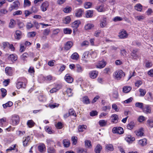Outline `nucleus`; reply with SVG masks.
<instances>
[{
  "instance_id": "f8f14e48",
  "label": "nucleus",
  "mask_w": 153,
  "mask_h": 153,
  "mask_svg": "<svg viewBox=\"0 0 153 153\" xmlns=\"http://www.w3.org/2000/svg\"><path fill=\"white\" fill-rule=\"evenodd\" d=\"M98 72L96 71H91L90 72L89 75L90 77L92 79H94L97 76Z\"/></svg>"
},
{
  "instance_id": "dca6fc26",
  "label": "nucleus",
  "mask_w": 153,
  "mask_h": 153,
  "mask_svg": "<svg viewBox=\"0 0 153 153\" xmlns=\"http://www.w3.org/2000/svg\"><path fill=\"white\" fill-rule=\"evenodd\" d=\"M22 33L19 30H16L15 33V37L17 40H19L21 39L22 37Z\"/></svg>"
},
{
  "instance_id": "c756f323",
  "label": "nucleus",
  "mask_w": 153,
  "mask_h": 153,
  "mask_svg": "<svg viewBox=\"0 0 153 153\" xmlns=\"http://www.w3.org/2000/svg\"><path fill=\"white\" fill-rule=\"evenodd\" d=\"M71 58L73 59L77 60L79 58V55L77 53H74L71 56Z\"/></svg>"
},
{
  "instance_id": "603ef678",
  "label": "nucleus",
  "mask_w": 153,
  "mask_h": 153,
  "mask_svg": "<svg viewBox=\"0 0 153 153\" xmlns=\"http://www.w3.org/2000/svg\"><path fill=\"white\" fill-rule=\"evenodd\" d=\"M72 90L70 88H68L66 90V92L69 97H71L72 95Z\"/></svg>"
},
{
  "instance_id": "f257e3e1",
  "label": "nucleus",
  "mask_w": 153,
  "mask_h": 153,
  "mask_svg": "<svg viewBox=\"0 0 153 153\" xmlns=\"http://www.w3.org/2000/svg\"><path fill=\"white\" fill-rule=\"evenodd\" d=\"M125 75V73L121 70L115 72L113 74L114 78L117 80H120L123 76H124Z\"/></svg>"
},
{
  "instance_id": "69168bd1",
  "label": "nucleus",
  "mask_w": 153,
  "mask_h": 153,
  "mask_svg": "<svg viewBox=\"0 0 153 153\" xmlns=\"http://www.w3.org/2000/svg\"><path fill=\"white\" fill-rule=\"evenodd\" d=\"M38 11V9L36 7L34 6L32 7L31 8V12L32 13H36Z\"/></svg>"
},
{
  "instance_id": "72a5a7b5",
  "label": "nucleus",
  "mask_w": 153,
  "mask_h": 153,
  "mask_svg": "<svg viewBox=\"0 0 153 153\" xmlns=\"http://www.w3.org/2000/svg\"><path fill=\"white\" fill-rule=\"evenodd\" d=\"M134 8L138 11H141L142 10V6L140 4H137L134 6Z\"/></svg>"
},
{
  "instance_id": "58836bf2",
  "label": "nucleus",
  "mask_w": 153,
  "mask_h": 153,
  "mask_svg": "<svg viewBox=\"0 0 153 153\" xmlns=\"http://www.w3.org/2000/svg\"><path fill=\"white\" fill-rule=\"evenodd\" d=\"M87 128V126L85 125L79 126V132H83Z\"/></svg>"
},
{
  "instance_id": "2f4dec72",
  "label": "nucleus",
  "mask_w": 153,
  "mask_h": 153,
  "mask_svg": "<svg viewBox=\"0 0 153 153\" xmlns=\"http://www.w3.org/2000/svg\"><path fill=\"white\" fill-rule=\"evenodd\" d=\"M13 105V102L10 101L8 102L7 103L3 105L4 108H6L7 107H11Z\"/></svg>"
},
{
  "instance_id": "49530a36",
  "label": "nucleus",
  "mask_w": 153,
  "mask_h": 153,
  "mask_svg": "<svg viewBox=\"0 0 153 153\" xmlns=\"http://www.w3.org/2000/svg\"><path fill=\"white\" fill-rule=\"evenodd\" d=\"M47 152L48 153H55L56 151L53 147H49L47 149Z\"/></svg>"
},
{
  "instance_id": "7ed1b4c3",
  "label": "nucleus",
  "mask_w": 153,
  "mask_h": 153,
  "mask_svg": "<svg viewBox=\"0 0 153 153\" xmlns=\"http://www.w3.org/2000/svg\"><path fill=\"white\" fill-rule=\"evenodd\" d=\"M89 53L88 51L85 52L83 54L82 59L85 63H88L89 59V56H88Z\"/></svg>"
},
{
  "instance_id": "39448f33",
  "label": "nucleus",
  "mask_w": 153,
  "mask_h": 153,
  "mask_svg": "<svg viewBox=\"0 0 153 153\" xmlns=\"http://www.w3.org/2000/svg\"><path fill=\"white\" fill-rule=\"evenodd\" d=\"M19 118L18 116H13L12 117V123L13 125H17L19 122Z\"/></svg>"
},
{
  "instance_id": "e433bc0d",
  "label": "nucleus",
  "mask_w": 153,
  "mask_h": 153,
  "mask_svg": "<svg viewBox=\"0 0 153 153\" xmlns=\"http://www.w3.org/2000/svg\"><path fill=\"white\" fill-rule=\"evenodd\" d=\"M96 9L99 12H102L104 10V5L102 4L100 6H98Z\"/></svg>"
},
{
  "instance_id": "ddd939ff",
  "label": "nucleus",
  "mask_w": 153,
  "mask_h": 153,
  "mask_svg": "<svg viewBox=\"0 0 153 153\" xmlns=\"http://www.w3.org/2000/svg\"><path fill=\"white\" fill-rule=\"evenodd\" d=\"M138 50L137 49H133L131 53V56L133 59H136L138 56L137 55Z\"/></svg>"
},
{
  "instance_id": "e2e57ef3",
  "label": "nucleus",
  "mask_w": 153,
  "mask_h": 153,
  "mask_svg": "<svg viewBox=\"0 0 153 153\" xmlns=\"http://www.w3.org/2000/svg\"><path fill=\"white\" fill-rule=\"evenodd\" d=\"M77 137H72V140L73 141V144L74 145L76 144L77 143Z\"/></svg>"
},
{
  "instance_id": "4d7b16f0",
  "label": "nucleus",
  "mask_w": 153,
  "mask_h": 153,
  "mask_svg": "<svg viewBox=\"0 0 153 153\" xmlns=\"http://www.w3.org/2000/svg\"><path fill=\"white\" fill-rule=\"evenodd\" d=\"M99 124L100 126H103L106 124V123L105 120H101L99 121Z\"/></svg>"
},
{
  "instance_id": "ea45409f",
  "label": "nucleus",
  "mask_w": 153,
  "mask_h": 153,
  "mask_svg": "<svg viewBox=\"0 0 153 153\" xmlns=\"http://www.w3.org/2000/svg\"><path fill=\"white\" fill-rule=\"evenodd\" d=\"M76 71L78 72H81L83 71V69L79 64L76 65Z\"/></svg>"
},
{
  "instance_id": "13d9d810",
  "label": "nucleus",
  "mask_w": 153,
  "mask_h": 153,
  "mask_svg": "<svg viewBox=\"0 0 153 153\" xmlns=\"http://www.w3.org/2000/svg\"><path fill=\"white\" fill-rule=\"evenodd\" d=\"M91 6V4L90 2H86L84 4V7L86 9L90 8Z\"/></svg>"
},
{
  "instance_id": "5fc2aeb1",
  "label": "nucleus",
  "mask_w": 153,
  "mask_h": 153,
  "mask_svg": "<svg viewBox=\"0 0 153 153\" xmlns=\"http://www.w3.org/2000/svg\"><path fill=\"white\" fill-rule=\"evenodd\" d=\"M1 90L2 93V96L4 97L6 95L7 91L5 89L3 88H1Z\"/></svg>"
},
{
  "instance_id": "393cba45",
  "label": "nucleus",
  "mask_w": 153,
  "mask_h": 153,
  "mask_svg": "<svg viewBox=\"0 0 153 153\" xmlns=\"http://www.w3.org/2000/svg\"><path fill=\"white\" fill-rule=\"evenodd\" d=\"M131 88L129 86H125L123 88V91L125 93L129 92L131 90Z\"/></svg>"
},
{
  "instance_id": "6ab92c4d",
  "label": "nucleus",
  "mask_w": 153,
  "mask_h": 153,
  "mask_svg": "<svg viewBox=\"0 0 153 153\" xmlns=\"http://www.w3.org/2000/svg\"><path fill=\"white\" fill-rule=\"evenodd\" d=\"M125 139L127 142L131 143L135 140V138L133 137H132L130 135H128Z\"/></svg>"
},
{
  "instance_id": "c85d7f7f",
  "label": "nucleus",
  "mask_w": 153,
  "mask_h": 153,
  "mask_svg": "<svg viewBox=\"0 0 153 153\" xmlns=\"http://www.w3.org/2000/svg\"><path fill=\"white\" fill-rule=\"evenodd\" d=\"M94 25L91 23L88 24L86 25L84 27L85 29V30H90L94 27Z\"/></svg>"
},
{
  "instance_id": "c9c22d12",
  "label": "nucleus",
  "mask_w": 153,
  "mask_h": 153,
  "mask_svg": "<svg viewBox=\"0 0 153 153\" xmlns=\"http://www.w3.org/2000/svg\"><path fill=\"white\" fill-rule=\"evenodd\" d=\"M30 140V137L29 136H27L25 137V140L23 142V145L24 146H27Z\"/></svg>"
},
{
  "instance_id": "1a4fd4ad",
  "label": "nucleus",
  "mask_w": 153,
  "mask_h": 153,
  "mask_svg": "<svg viewBox=\"0 0 153 153\" xmlns=\"http://www.w3.org/2000/svg\"><path fill=\"white\" fill-rule=\"evenodd\" d=\"M38 148L39 151L41 153H43L45 151L46 148L45 145L43 143L39 145Z\"/></svg>"
},
{
  "instance_id": "8fccbe9b",
  "label": "nucleus",
  "mask_w": 153,
  "mask_h": 153,
  "mask_svg": "<svg viewBox=\"0 0 153 153\" xmlns=\"http://www.w3.org/2000/svg\"><path fill=\"white\" fill-rule=\"evenodd\" d=\"M14 5L13 6L14 7L15 9H16L19 5V2L18 1H15L13 3Z\"/></svg>"
},
{
  "instance_id": "79ce46f5",
  "label": "nucleus",
  "mask_w": 153,
  "mask_h": 153,
  "mask_svg": "<svg viewBox=\"0 0 153 153\" xmlns=\"http://www.w3.org/2000/svg\"><path fill=\"white\" fill-rule=\"evenodd\" d=\"M106 149L108 150L112 151L114 150L113 146L111 144H109L106 145Z\"/></svg>"
},
{
  "instance_id": "aec40b11",
  "label": "nucleus",
  "mask_w": 153,
  "mask_h": 153,
  "mask_svg": "<svg viewBox=\"0 0 153 153\" xmlns=\"http://www.w3.org/2000/svg\"><path fill=\"white\" fill-rule=\"evenodd\" d=\"M80 24V22L79 20H76L71 24V26L73 27L77 28Z\"/></svg>"
},
{
  "instance_id": "9d476101",
  "label": "nucleus",
  "mask_w": 153,
  "mask_h": 153,
  "mask_svg": "<svg viewBox=\"0 0 153 153\" xmlns=\"http://www.w3.org/2000/svg\"><path fill=\"white\" fill-rule=\"evenodd\" d=\"M73 45V42L71 41L67 42L65 45L64 49L66 50H68L71 48Z\"/></svg>"
},
{
  "instance_id": "774afa93",
  "label": "nucleus",
  "mask_w": 153,
  "mask_h": 153,
  "mask_svg": "<svg viewBox=\"0 0 153 153\" xmlns=\"http://www.w3.org/2000/svg\"><path fill=\"white\" fill-rule=\"evenodd\" d=\"M98 112L96 111H93L90 113V115L91 116H94L97 115Z\"/></svg>"
},
{
  "instance_id": "20e7f679",
  "label": "nucleus",
  "mask_w": 153,
  "mask_h": 153,
  "mask_svg": "<svg viewBox=\"0 0 153 153\" xmlns=\"http://www.w3.org/2000/svg\"><path fill=\"white\" fill-rule=\"evenodd\" d=\"M51 32L49 28H46L43 30V35L41 36L42 39H47V36H48Z\"/></svg>"
},
{
  "instance_id": "4468645a",
  "label": "nucleus",
  "mask_w": 153,
  "mask_h": 153,
  "mask_svg": "<svg viewBox=\"0 0 153 153\" xmlns=\"http://www.w3.org/2000/svg\"><path fill=\"white\" fill-rule=\"evenodd\" d=\"M143 128H142L137 130L135 131L134 132L137 136H142L143 134Z\"/></svg>"
},
{
  "instance_id": "338daca9",
  "label": "nucleus",
  "mask_w": 153,
  "mask_h": 153,
  "mask_svg": "<svg viewBox=\"0 0 153 153\" xmlns=\"http://www.w3.org/2000/svg\"><path fill=\"white\" fill-rule=\"evenodd\" d=\"M88 42L87 41H85L82 42L81 43L80 45L81 47H82L84 46H87L88 45Z\"/></svg>"
},
{
  "instance_id": "6e6552de",
  "label": "nucleus",
  "mask_w": 153,
  "mask_h": 153,
  "mask_svg": "<svg viewBox=\"0 0 153 153\" xmlns=\"http://www.w3.org/2000/svg\"><path fill=\"white\" fill-rule=\"evenodd\" d=\"M112 118L111 122L117 123L118 122L119 119L118 116L116 114H113L111 116Z\"/></svg>"
},
{
  "instance_id": "f03ea898",
  "label": "nucleus",
  "mask_w": 153,
  "mask_h": 153,
  "mask_svg": "<svg viewBox=\"0 0 153 153\" xmlns=\"http://www.w3.org/2000/svg\"><path fill=\"white\" fill-rule=\"evenodd\" d=\"M112 131L114 133H117L121 134L124 132L123 128L121 127H116L113 128L112 130Z\"/></svg>"
},
{
  "instance_id": "0e129e2a",
  "label": "nucleus",
  "mask_w": 153,
  "mask_h": 153,
  "mask_svg": "<svg viewBox=\"0 0 153 153\" xmlns=\"http://www.w3.org/2000/svg\"><path fill=\"white\" fill-rule=\"evenodd\" d=\"M10 80L9 79H7L4 80L3 82V84L5 86H7L10 83Z\"/></svg>"
},
{
  "instance_id": "f704fd0d",
  "label": "nucleus",
  "mask_w": 153,
  "mask_h": 153,
  "mask_svg": "<svg viewBox=\"0 0 153 153\" xmlns=\"http://www.w3.org/2000/svg\"><path fill=\"white\" fill-rule=\"evenodd\" d=\"M28 55L27 53H24L21 56V58L22 60L23 61H25L26 60V59L28 57Z\"/></svg>"
},
{
  "instance_id": "680f3d73",
  "label": "nucleus",
  "mask_w": 153,
  "mask_h": 153,
  "mask_svg": "<svg viewBox=\"0 0 153 153\" xmlns=\"http://www.w3.org/2000/svg\"><path fill=\"white\" fill-rule=\"evenodd\" d=\"M39 100L41 102H44L46 100L45 97L42 95H40L39 97Z\"/></svg>"
},
{
  "instance_id": "423d86ee",
  "label": "nucleus",
  "mask_w": 153,
  "mask_h": 153,
  "mask_svg": "<svg viewBox=\"0 0 153 153\" xmlns=\"http://www.w3.org/2000/svg\"><path fill=\"white\" fill-rule=\"evenodd\" d=\"M128 34L126 31L123 30L122 31L120 32L119 35V36L121 39H124L128 37Z\"/></svg>"
},
{
  "instance_id": "f3484780",
  "label": "nucleus",
  "mask_w": 153,
  "mask_h": 153,
  "mask_svg": "<svg viewBox=\"0 0 153 153\" xmlns=\"http://www.w3.org/2000/svg\"><path fill=\"white\" fill-rule=\"evenodd\" d=\"M8 59L12 62H13L17 60V56L15 54H12L8 56Z\"/></svg>"
},
{
  "instance_id": "9b49d317",
  "label": "nucleus",
  "mask_w": 153,
  "mask_h": 153,
  "mask_svg": "<svg viewBox=\"0 0 153 153\" xmlns=\"http://www.w3.org/2000/svg\"><path fill=\"white\" fill-rule=\"evenodd\" d=\"M65 79L66 81L69 83H71L73 81V78L69 75V74H67L66 75Z\"/></svg>"
},
{
  "instance_id": "a18cd8bd",
  "label": "nucleus",
  "mask_w": 153,
  "mask_h": 153,
  "mask_svg": "<svg viewBox=\"0 0 153 153\" xmlns=\"http://www.w3.org/2000/svg\"><path fill=\"white\" fill-rule=\"evenodd\" d=\"M63 142L65 147H67L69 146L70 143L69 141L68 140H63Z\"/></svg>"
},
{
  "instance_id": "4be33fe9",
  "label": "nucleus",
  "mask_w": 153,
  "mask_h": 153,
  "mask_svg": "<svg viewBox=\"0 0 153 153\" xmlns=\"http://www.w3.org/2000/svg\"><path fill=\"white\" fill-rule=\"evenodd\" d=\"M16 87L18 89H19L21 88H25L26 87V85L25 84L23 85V82H21L18 81L16 83Z\"/></svg>"
},
{
  "instance_id": "de8ad7c7",
  "label": "nucleus",
  "mask_w": 153,
  "mask_h": 153,
  "mask_svg": "<svg viewBox=\"0 0 153 153\" xmlns=\"http://www.w3.org/2000/svg\"><path fill=\"white\" fill-rule=\"evenodd\" d=\"M36 35V33L35 32L33 31L27 33V36L29 37H33Z\"/></svg>"
},
{
  "instance_id": "a19ab883",
  "label": "nucleus",
  "mask_w": 153,
  "mask_h": 153,
  "mask_svg": "<svg viewBox=\"0 0 153 153\" xmlns=\"http://www.w3.org/2000/svg\"><path fill=\"white\" fill-rule=\"evenodd\" d=\"M35 123L32 120H29L27 121V124L29 127L31 128L34 126Z\"/></svg>"
},
{
  "instance_id": "09e8293b",
  "label": "nucleus",
  "mask_w": 153,
  "mask_h": 153,
  "mask_svg": "<svg viewBox=\"0 0 153 153\" xmlns=\"http://www.w3.org/2000/svg\"><path fill=\"white\" fill-rule=\"evenodd\" d=\"M153 11L151 8H149L146 11L145 14L146 15L149 16L151 15L153 13Z\"/></svg>"
},
{
  "instance_id": "bb28decb",
  "label": "nucleus",
  "mask_w": 153,
  "mask_h": 153,
  "mask_svg": "<svg viewBox=\"0 0 153 153\" xmlns=\"http://www.w3.org/2000/svg\"><path fill=\"white\" fill-rule=\"evenodd\" d=\"M93 15V12L92 10H88L86 12L85 16L87 18L91 17Z\"/></svg>"
},
{
  "instance_id": "473e14b6",
  "label": "nucleus",
  "mask_w": 153,
  "mask_h": 153,
  "mask_svg": "<svg viewBox=\"0 0 153 153\" xmlns=\"http://www.w3.org/2000/svg\"><path fill=\"white\" fill-rule=\"evenodd\" d=\"M106 65V62L104 61H101L99 62V65H98V68H102L104 67Z\"/></svg>"
},
{
  "instance_id": "2eb2a0df",
  "label": "nucleus",
  "mask_w": 153,
  "mask_h": 153,
  "mask_svg": "<svg viewBox=\"0 0 153 153\" xmlns=\"http://www.w3.org/2000/svg\"><path fill=\"white\" fill-rule=\"evenodd\" d=\"M5 72L7 74L11 76L13 74V70L11 67H7L5 68Z\"/></svg>"
},
{
  "instance_id": "a211bd4d",
  "label": "nucleus",
  "mask_w": 153,
  "mask_h": 153,
  "mask_svg": "<svg viewBox=\"0 0 153 153\" xmlns=\"http://www.w3.org/2000/svg\"><path fill=\"white\" fill-rule=\"evenodd\" d=\"M144 112L146 114H150L151 112V108L149 105H146L144 108Z\"/></svg>"
},
{
  "instance_id": "864d4df0",
  "label": "nucleus",
  "mask_w": 153,
  "mask_h": 153,
  "mask_svg": "<svg viewBox=\"0 0 153 153\" xmlns=\"http://www.w3.org/2000/svg\"><path fill=\"white\" fill-rule=\"evenodd\" d=\"M71 21V18L69 16H67L65 18L64 22L65 24H69Z\"/></svg>"
},
{
  "instance_id": "6e6d98bb",
  "label": "nucleus",
  "mask_w": 153,
  "mask_h": 153,
  "mask_svg": "<svg viewBox=\"0 0 153 153\" xmlns=\"http://www.w3.org/2000/svg\"><path fill=\"white\" fill-rule=\"evenodd\" d=\"M59 29H56L54 30L53 31V33L51 34V37H53L54 35H57L59 32Z\"/></svg>"
},
{
  "instance_id": "c03bdc74",
  "label": "nucleus",
  "mask_w": 153,
  "mask_h": 153,
  "mask_svg": "<svg viewBox=\"0 0 153 153\" xmlns=\"http://www.w3.org/2000/svg\"><path fill=\"white\" fill-rule=\"evenodd\" d=\"M63 31L64 33L66 34H70L72 32V30L68 28H65L64 29Z\"/></svg>"
},
{
  "instance_id": "5701e85b",
  "label": "nucleus",
  "mask_w": 153,
  "mask_h": 153,
  "mask_svg": "<svg viewBox=\"0 0 153 153\" xmlns=\"http://www.w3.org/2000/svg\"><path fill=\"white\" fill-rule=\"evenodd\" d=\"M106 25V19L105 18H103L102 20H101L100 23V27L103 28L105 27Z\"/></svg>"
},
{
  "instance_id": "052dcab7",
  "label": "nucleus",
  "mask_w": 153,
  "mask_h": 153,
  "mask_svg": "<svg viewBox=\"0 0 153 153\" xmlns=\"http://www.w3.org/2000/svg\"><path fill=\"white\" fill-rule=\"evenodd\" d=\"M14 21L13 19H11L10 22L9 24V27L10 28H12L14 26Z\"/></svg>"
},
{
  "instance_id": "3c124183",
  "label": "nucleus",
  "mask_w": 153,
  "mask_h": 153,
  "mask_svg": "<svg viewBox=\"0 0 153 153\" xmlns=\"http://www.w3.org/2000/svg\"><path fill=\"white\" fill-rule=\"evenodd\" d=\"M69 113L70 115L74 116L75 117L76 116L75 112L73 109H70L69 110Z\"/></svg>"
},
{
  "instance_id": "7c9ffc66",
  "label": "nucleus",
  "mask_w": 153,
  "mask_h": 153,
  "mask_svg": "<svg viewBox=\"0 0 153 153\" xmlns=\"http://www.w3.org/2000/svg\"><path fill=\"white\" fill-rule=\"evenodd\" d=\"M85 145L86 147L87 148H91L92 147L91 142L89 140H86L85 141Z\"/></svg>"
},
{
  "instance_id": "4c0bfd02",
  "label": "nucleus",
  "mask_w": 153,
  "mask_h": 153,
  "mask_svg": "<svg viewBox=\"0 0 153 153\" xmlns=\"http://www.w3.org/2000/svg\"><path fill=\"white\" fill-rule=\"evenodd\" d=\"M135 107L141 109H143V104L142 103L137 102L135 104Z\"/></svg>"
},
{
  "instance_id": "37998d69",
  "label": "nucleus",
  "mask_w": 153,
  "mask_h": 153,
  "mask_svg": "<svg viewBox=\"0 0 153 153\" xmlns=\"http://www.w3.org/2000/svg\"><path fill=\"white\" fill-rule=\"evenodd\" d=\"M72 10V8L71 7H66L64 8L63 11L65 13H68L70 12Z\"/></svg>"
},
{
  "instance_id": "bf43d9fd",
  "label": "nucleus",
  "mask_w": 153,
  "mask_h": 153,
  "mask_svg": "<svg viewBox=\"0 0 153 153\" xmlns=\"http://www.w3.org/2000/svg\"><path fill=\"white\" fill-rule=\"evenodd\" d=\"M147 124L151 127H153V120H148L147 121Z\"/></svg>"
},
{
  "instance_id": "412c9836",
  "label": "nucleus",
  "mask_w": 153,
  "mask_h": 153,
  "mask_svg": "<svg viewBox=\"0 0 153 153\" xmlns=\"http://www.w3.org/2000/svg\"><path fill=\"white\" fill-rule=\"evenodd\" d=\"M135 123L133 121L131 122L127 125V127L128 129H132L135 126Z\"/></svg>"
},
{
  "instance_id": "b1692460",
  "label": "nucleus",
  "mask_w": 153,
  "mask_h": 153,
  "mask_svg": "<svg viewBox=\"0 0 153 153\" xmlns=\"http://www.w3.org/2000/svg\"><path fill=\"white\" fill-rule=\"evenodd\" d=\"M82 101L83 103L88 104L90 103V101L88 97L87 96H85L83 97Z\"/></svg>"
},
{
  "instance_id": "cd10ccee",
  "label": "nucleus",
  "mask_w": 153,
  "mask_h": 153,
  "mask_svg": "<svg viewBox=\"0 0 153 153\" xmlns=\"http://www.w3.org/2000/svg\"><path fill=\"white\" fill-rule=\"evenodd\" d=\"M83 11L81 9H80L76 11L75 15L77 17H80L82 16Z\"/></svg>"
},
{
  "instance_id": "0eeeda50",
  "label": "nucleus",
  "mask_w": 153,
  "mask_h": 153,
  "mask_svg": "<svg viewBox=\"0 0 153 153\" xmlns=\"http://www.w3.org/2000/svg\"><path fill=\"white\" fill-rule=\"evenodd\" d=\"M49 5V2L46 1L43 2L41 6V9L42 11L44 12L47 10V8L48 7Z\"/></svg>"
},
{
  "instance_id": "a878e982",
  "label": "nucleus",
  "mask_w": 153,
  "mask_h": 153,
  "mask_svg": "<svg viewBox=\"0 0 153 153\" xmlns=\"http://www.w3.org/2000/svg\"><path fill=\"white\" fill-rule=\"evenodd\" d=\"M102 149V147L100 145L98 144L94 149L95 153H100Z\"/></svg>"
}]
</instances>
